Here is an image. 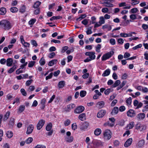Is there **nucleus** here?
Wrapping results in <instances>:
<instances>
[{
  "label": "nucleus",
  "instance_id": "1",
  "mask_svg": "<svg viewBox=\"0 0 148 148\" xmlns=\"http://www.w3.org/2000/svg\"><path fill=\"white\" fill-rule=\"evenodd\" d=\"M12 27V25L8 21L3 20L2 23L1 27L5 30H8L10 29Z\"/></svg>",
  "mask_w": 148,
  "mask_h": 148
},
{
  "label": "nucleus",
  "instance_id": "2",
  "mask_svg": "<svg viewBox=\"0 0 148 148\" xmlns=\"http://www.w3.org/2000/svg\"><path fill=\"white\" fill-rule=\"evenodd\" d=\"M114 52L112 51L109 52L104 55L102 57V60L105 61L109 59L114 54Z\"/></svg>",
  "mask_w": 148,
  "mask_h": 148
},
{
  "label": "nucleus",
  "instance_id": "3",
  "mask_svg": "<svg viewBox=\"0 0 148 148\" xmlns=\"http://www.w3.org/2000/svg\"><path fill=\"white\" fill-rule=\"evenodd\" d=\"M112 134V132L110 130H106L103 133L104 138L107 140H109L111 138Z\"/></svg>",
  "mask_w": 148,
  "mask_h": 148
},
{
  "label": "nucleus",
  "instance_id": "4",
  "mask_svg": "<svg viewBox=\"0 0 148 148\" xmlns=\"http://www.w3.org/2000/svg\"><path fill=\"white\" fill-rule=\"evenodd\" d=\"M45 123V121L43 119L39 121L37 125V128L38 130H40L43 127Z\"/></svg>",
  "mask_w": 148,
  "mask_h": 148
},
{
  "label": "nucleus",
  "instance_id": "5",
  "mask_svg": "<svg viewBox=\"0 0 148 148\" xmlns=\"http://www.w3.org/2000/svg\"><path fill=\"white\" fill-rule=\"evenodd\" d=\"M84 110V107L82 106H79L74 110V112L76 114H79L82 112Z\"/></svg>",
  "mask_w": 148,
  "mask_h": 148
},
{
  "label": "nucleus",
  "instance_id": "6",
  "mask_svg": "<svg viewBox=\"0 0 148 148\" xmlns=\"http://www.w3.org/2000/svg\"><path fill=\"white\" fill-rule=\"evenodd\" d=\"M127 114L128 116L130 117H133L136 115V113L135 111L132 109H130L127 111Z\"/></svg>",
  "mask_w": 148,
  "mask_h": 148
},
{
  "label": "nucleus",
  "instance_id": "7",
  "mask_svg": "<svg viewBox=\"0 0 148 148\" xmlns=\"http://www.w3.org/2000/svg\"><path fill=\"white\" fill-rule=\"evenodd\" d=\"M106 114V111L105 110H102L97 113V117L98 118L103 117Z\"/></svg>",
  "mask_w": 148,
  "mask_h": 148
},
{
  "label": "nucleus",
  "instance_id": "8",
  "mask_svg": "<svg viewBox=\"0 0 148 148\" xmlns=\"http://www.w3.org/2000/svg\"><path fill=\"white\" fill-rule=\"evenodd\" d=\"M132 142V138L127 139L124 144V146L125 147H127L130 146Z\"/></svg>",
  "mask_w": 148,
  "mask_h": 148
},
{
  "label": "nucleus",
  "instance_id": "9",
  "mask_svg": "<svg viewBox=\"0 0 148 148\" xmlns=\"http://www.w3.org/2000/svg\"><path fill=\"white\" fill-rule=\"evenodd\" d=\"M89 125L88 123L85 122L83 123L80 127V129L82 130H85L86 129L88 126Z\"/></svg>",
  "mask_w": 148,
  "mask_h": 148
},
{
  "label": "nucleus",
  "instance_id": "10",
  "mask_svg": "<svg viewBox=\"0 0 148 148\" xmlns=\"http://www.w3.org/2000/svg\"><path fill=\"white\" fill-rule=\"evenodd\" d=\"M34 126L32 125H30L27 128L26 134H29L31 133L33 130Z\"/></svg>",
  "mask_w": 148,
  "mask_h": 148
},
{
  "label": "nucleus",
  "instance_id": "11",
  "mask_svg": "<svg viewBox=\"0 0 148 148\" xmlns=\"http://www.w3.org/2000/svg\"><path fill=\"white\" fill-rule=\"evenodd\" d=\"M119 112V108L117 107H114L112 112L111 114L112 115H114L117 114Z\"/></svg>",
  "mask_w": 148,
  "mask_h": 148
},
{
  "label": "nucleus",
  "instance_id": "12",
  "mask_svg": "<svg viewBox=\"0 0 148 148\" xmlns=\"http://www.w3.org/2000/svg\"><path fill=\"white\" fill-rule=\"evenodd\" d=\"M75 107V105L74 103H71L67 106L66 111L69 112L71 110L74 108Z\"/></svg>",
  "mask_w": 148,
  "mask_h": 148
},
{
  "label": "nucleus",
  "instance_id": "13",
  "mask_svg": "<svg viewBox=\"0 0 148 148\" xmlns=\"http://www.w3.org/2000/svg\"><path fill=\"white\" fill-rule=\"evenodd\" d=\"M105 105V103L103 101H102L98 102L96 104V107L99 108H101L103 107Z\"/></svg>",
  "mask_w": 148,
  "mask_h": 148
},
{
  "label": "nucleus",
  "instance_id": "14",
  "mask_svg": "<svg viewBox=\"0 0 148 148\" xmlns=\"http://www.w3.org/2000/svg\"><path fill=\"white\" fill-rule=\"evenodd\" d=\"M6 65L8 66H11L12 64L13 60L11 58H8L6 60Z\"/></svg>",
  "mask_w": 148,
  "mask_h": 148
},
{
  "label": "nucleus",
  "instance_id": "15",
  "mask_svg": "<svg viewBox=\"0 0 148 148\" xmlns=\"http://www.w3.org/2000/svg\"><path fill=\"white\" fill-rule=\"evenodd\" d=\"M58 60L57 59L52 60L49 61L48 63V65L49 66H52L54 64H56Z\"/></svg>",
  "mask_w": 148,
  "mask_h": 148
},
{
  "label": "nucleus",
  "instance_id": "16",
  "mask_svg": "<svg viewBox=\"0 0 148 148\" xmlns=\"http://www.w3.org/2000/svg\"><path fill=\"white\" fill-rule=\"evenodd\" d=\"M110 73V70L108 69L105 70L104 73L102 74V76L103 77H106L109 75Z\"/></svg>",
  "mask_w": 148,
  "mask_h": 148
},
{
  "label": "nucleus",
  "instance_id": "17",
  "mask_svg": "<svg viewBox=\"0 0 148 148\" xmlns=\"http://www.w3.org/2000/svg\"><path fill=\"white\" fill-rule=\"evenodd\" d=\"M6 12V10L5 8L2 7L0 8V14L4 15Z\"/></svg>",
  "mask_w": 148,
  "mask_h": 148
},
{
  "label": "nucleus",
  "instance_id": "18",
  "mask_svg": "<svg viewBox=\"0 0 148 148\" xmlns=\"http://www.w3.org/2000/svg\"><path fill=\"white\" fill-rule=\"evenodd\" d=\"M65 82L64 81H62L59 82L58 84V87L59 88H63L65 86Z\"/></svg>",
  "mask_w": 148,
  "mask_h": 148
},
{
  "label": "nucleus",
  "instance_id": "19",
  "mask_svg": "<svg viewBox=\"0 0 148 148\" xmlns=\"http://www.w3.org/2000/svg\"><path fill=\"white\" fill-rule=\"evenodd\" d=\"M101 129L99 128H97L95 129L94 131V134L96 136H99L101 133Z\"/></svg>",
  "mask_w": 148,
  "mask_h": 148
},
{
  "label": "nucleus",
  "instance_id": "20",
  "mask_svg": "<svg viewBox=\"0 0 148 148\" xmlns=\"http://www.w3.org/2000/svg\"><path fill=\"white\" fill-rule=\"evenodd\" d=\"M15 119L13 117H11L10 119L9 125L11 126H13L14 123Z\"/></svg>",
  "mask_w": 148,
  "mask_h": 148
},
{
  "label": "nucleus",
  "instance_id": "21",
  "mask_svg": "<svg viewBox=\"0 0 148 148\" xmlns=\"http://www.w3.org/2000/svg\"><path fill=\"white\" fill-rule=\"evenodd\" d=\"M121 82L120 80H117L115 81L114 84L112 86V88H114L120 84Z\"/></svg>",
  "mask_w": 148,
  "mask_h": 148
},
{
  "label": "nucleus",
  "instance_id": "22",
  "mask_svg": "<svg viewBox=\"0 0 148 148\" xmlns=\"http://www.w3.org/2000/svg\"><path fill=\"white\" fill-rule=\"evenodd\" d=\"M52 127V125L51 123H50L48 124L46 127V130L47 131H50Z\"/></svg>",
  "mask_w": 148,
  "mask_h": 148
},
{
  "label": "nucleus",
  "instance_id": "23",
  "mask_svg": "<svg viewBox=\"0 0 148 148\" xmlns=\"http://www.w3.org/2000/svg\"><path fill=\"white\" fill-rule=\"evenodd\" d=\"M10 115V112H6V114L5 115L3 120L4 121H6Z\"/></svg>",
  "mask_w": 148,
  "mask_h": 148
},
{
  "label": "nucleus",
  "instance_id": "24",
  "mask_svg": "<svg viewBox=\"0 0 148 148\" xmlns=\"http://www.w3.org/2000/svg\"><path fill=\"white\" fill-rule=\"evenodd\" d=\"M7 137L9 138H10L12 137L13 136V133L11 131H8L6 133Z\"/></svg>",
  "mask_w": 148,
  "mask_h": 148
},
{
  "label": "nucleus",
  "instance_id": "25",
  "mask_svg": "<svg viewBox=\"0 0 148 148\" xmlns=\"http://www.w3.org/2000/svg\"><path fill=\"white\" fill-rule=\"evenodd\" d=\"M139 90H142L143 92L145 93L148 92V89L146 87L143 88L140 86H139Z\"/></svg>",
  "mask_w": 148,
  "mask_h": 148
},
{
  "label": "nucleus",
  "instance_id": "26",
  "mask_svg": "<svg viewBox=\"0 0 148 148\" xmlns=\"http://www.w3.org/2000/svg\"><path fill=\"white\" fill-rule=\"evenodd\" d=\"M62 18V17L61 16H53L52 17H51L50 18V20L51 21H52L53 20L59 19H60Z\"/></svg>",
  "mask_w": 148,
  "mask_h": 148
},
{
  "label": "nucleus",
  "instance_id": "27",
  "mask_svg": "<svg viewBox=\"0 0 148 148\" xmlns=\"http://www.w3.org/2000/svg\"><path fill=\"white\" fill-rule=\"evenodd\" d=\"M103 29H108V31L112 29V27L110 25H105L102 26Z\"/></svg>",
  "mask_w": 148,
  "mask_h": 148
},
{
  "label": "nucleus",
  "instance_id": "28",
  "mask_svg": "<svg viewBox=\"0 0 148 148\" xmlns=\"http://www.w3.org/2000/svg\"><path fill=\"white\" fill-rule=\"evenodd\" d=\"M41 4V2L39 1H37L36 2L34 3L33 7L34 8H38Z\"/></svg>",
  "mask_w": 148,
  "mask_h": 148
},
{
  "label": "nucleus",
  "instance_id": "29",
  "mask_svg": "<svg viewBox=\"0 0 148 148\" xmlns=\"http://www.w3.org/2000/svg\"><path fill=\"white\" fill-rule=\"evenodd\" d=\"M73 141V138L72 136H68L66 139V141L67 142L71 143Z\"/></svg>",
  "mask_w": 148,
  "mask_h": 148
},
{
  "label": "nucleus",
  "instance_id": "30",
  "mask_svg": "<svg viewBox=\"0 0 148 148\" xmlns=\"http://www.w3.org/2000/svg\"><path fill=\"white\" fill-rule=\"evenodd\" d=\"M39 63L40 65L43 66L45 65V60L43 58V57H42L40 60L39 61Z\"/></svg>",
  "mask_w": 148,
  "mask_h": 148
},
{
  "label": "nucleus",
  "instance_id": "31",
  "mask_svg": "<svg viewBox=\"0 0 148 148\" xmlns=\"http://www.w3.org/2000/svg\"><path fill=\"white\" fill-rule=\"evenodd\" d=\"M86 94V91L82 90L79 93L80 96L82 97H84Z\"/></svg>",
  "mask_w": 148,
  "mask_h": 148
},
{
  "label": "nucleus",
  "instance_id": "32",
  "mask_svg": "<svg viewBox=\"0 0 148 148\" xmlns=\"http://www.w3.org/2000/svg\"><path fill=\"white\" fill-rule=\"evenodd\" d=\"M146 129V126L145 125L139 126V130L140 131L143 132Z\"/></svg>",
  "mask_w": 148,
  "mask_h": 148
},
{
  "label": "nucleus",
  "instance_id": "33",
  "mask_svg": "<svg viewBox=\"0 0 148 148\" xmlns=\"http://www.w3.org/2000/svg\"><path fill=\"white\" fill-rule=\"evenodd\" d=\"M10 10L11 12L14 13L17 12L18 10V9L16 7H12L10 8Z\"/></svg>",
  "mask_w": 148,
  "mask_h": 148
},
{
  "label": "nucleus",
  "instance_id": "34",
  "mask_svg": "<svg viewBox=\"0 0 148 148\" xmlns=\"http://www.w3.org/2000/svg\"><path fill=\"white\" fill-rule=\"evenodd\" d=\"M100 20L99 21V23H100L102 24H104L105 23V19H104V17L101 16L99 18Z\"/></svg>",
  "mask_w": 148,
  "mask_h": 148
},
{
  "label": "nucleus",
  "instance_id": "35",
  "mask_svg": "<svg viewBox=\"0 0 148 148\" xmlns=\"http://www.w3.org/2000/svg\"><path fill=\"white\" fill-rule=\"evenodd\" d=\"M134 123L133 122H131L130 123L128 124L127 126V127H129V129L132 128L134 126Z\"/></svg>",
  "mask_w": 148,
  "mask_h": 148
},
{
  "label": "nucleus",
  "instance_id": "36",
  "mask_svg": "<svg viewBox=\"0 0 148 148\" xmlns=\"http://www.w3.org/2000/svg\"><path fill=\"white\" fill-rule=\"evenodd\" d=\"M89 56V57L92 60H94L95 59V52H92V53H91Z\"/></svg>",
  "mask_w": 148,
  "mask_h": 148
},
{
  "label": "nucleus",
  "instance_id": "37",
  "mask_svg": "<svg viewBox=\"0 0 148 148\" xmlns=\"http://www.w3.org/2000/svg\"><path fill=\"white\" fill-rule=\"evenodd\" d=\"M16 69V66H14L12 68L10 69L8 71V73H12Z\"/></svg>",
  "mask_w": 148,
  "mask_h": 148
},
{
  "label": "nucleus",
  "instance_id": "38",
  "mask_svg": "<svg viewBox=\"0 0 148 148\" xmlns=\"http://www.w3.org/2000/svg\"><path fill=\"white\" fill-rule=\"evenodd\" d=\"M25 7L24 5H23L19 10L20 12L22 13L24 12L25 11Z\"/></svg>",
  "mask_w": 148,
  "mask_h": 148
},
{
  "label": "nucleus",
  "instance_id": "39",
  "mask_svg": "<svg viewBox=\"0 0 148 148\" xmlns=\"http://www.w3.org/2000/svg\"><path fill=\"white\" fill-rule=\"evenodd\" d=\"M33 140L32 138L29 137L26 140L25 142L27 144H29L32 142Z\"/></svg>",
  "mask_w": 148,
  "mask_h": 148
},
{
  "label": "nucleus",
  "instance_id": "40",
  "mask_svg": "<svg viewBox=\"0 0 148 148\" xmlns=\"http://www.w3.org/2000/svg\"><path fill=\"white\" fill-rule=\"evenodd\" d=\"M35 62L34 61H31L29 62L28 63V66L29 67H32L34 65Z\"/></svg>",
  "mask_w": 148,
  "mask_h": 148
},
{
  "label": "nucleus",
  "instance_id": "41",
  "mask_svg": "<svg viewBox=\"0 0 148 148\" xmlns=\"http://www.w3.org/2000/svg\"><path fill=\"white\" fill-rule=\"evenodd\" d=\"M145 143L144 140H141L139 141V147H142L143 146Z\"/></svg>",
  "mask_w": 148,
  "mask_h": 148
},
{
  "label": "nucleus",
  "instance_id": "42",
  "mask_svg": "<svg viewBox=\"0 0 148 148\" xmlns=\"http://www.w3.org/2000/svg\"><path fill=\"white\" fill-rule=\"evenodd\" d=\"M86 116L85 114V113H82L80 114L78 117V118L79 119H80L82 121L83 119V118L85 116Z\"/></svg>",
  "mask_w": 148,
  "mask_h": 148
},
{
  "label": "nucleus",
  "instance_id": "43",
  "mask_svg": "<svg viewBox=\"0 0 148 148\" xmlns=\"http://www.w3.org/2000/svg\"><path fill=\"white\" fill-rule=\"evenodd\" d=\"M25 107L24 106L21 105L19 107V111L20 112V113L22 112L25 110Z\"/></svg>",
  "mask_w": 148,
  "mask_h": 148
},
{
  "label": "nucleus",
  "instance_id": "44",
  "mask_svg": "<svg viewBox=\"0 0 148 148\" xmlns=\"http://www.w3.org/2000/svg\"><path fill=\"white\" fill-rule=\"evenodd\" d=\"M145 115L144 113H139V119L143 120L145 117Z\"/></svg>",
  "mask_w": 148,
  "mask_h": 148
},
{
  "label": "nucleus",
  "instance_id": "45",
  "mask_svg": "<svg viewBox=\"0 0 148 148\" xmlns=\"http://www.w3.org/2000/svg\"><path fill=\"white\" fill-rule=\"evenodd\" d=\"M20 91L21 93L23 96H25L27 95V93L24 88L21 89Z\"/></svg>",
  "mask_w": 148,
  "mask_h": 148
},
{
  "label": "nucleus",
  "instance_id": "46",
  "mask_svg": "<svg viewBox=\"0 0 148 148\" xmlns=\"http://www.w3.org/2000/svg\"><path fill=\"white\" fill-rule=\"evenodd\" d=\"M71 123V121L69 119H67L64 122V124L65 126H67L69 125Z\"/></svg>",
  "mask_w": 148,
  "mask_h": 148
},
{
  "label": "nucleus",
  "instance_id": "47",
  "mask_svg": "<svg viewBox=\"0 0 148 148\" xmlns=\"http://www.w3.org/2000/svg\"><path fill=\"white\" fill-rule=\"evenodd\" d=\"M138 102L137 100H135L134 101V105L135 106H137L136 109L138 108H139V105H138Z\"/></svg>",
  "mask_w": 148,
  "mask_h": 148
},
{
  "label": "nucleus",
  "instance_id": "48",
  "mask_svg": "<svg viewBox=\"0 0 148 148\" xmlns=\"http://www.w3.org/2000/svg\"><path fill=\"white\" fill-rule=\"evenodd\" d=\"M132 98L131 97H129L126 101V103L127 104L130 105L132 103Z\"/></svg>",
  "mask_w": 148,
  "mask_h": 148
},
{
  "label": "nucleus",
  "instance_id": "49",
  "mask_svg": "<svg viewBox=\"0 0 148 148\" xmlns=\"http://www.w3.org/2000/svg\"><path fill=\"white\" fill-rule=\"evenodd\" d=\"M23 72L22 69L21 68L18 69L16 72V73L17 74H19L20 73H21Z\"/></svg>",
  "mask_w": 148,
  "mask_h": 148
},
{
  "label": "nucleus",
  "instance_id": "50",
  "mask_svg": "<svg viewBox=\"0 0 148 148\" xmlns=\"http://www.w3.org/2000/svg\"><path fill=\"white\" fill-rule=\"evenodd\" d=\"M36 19H32L30 20L29 22V24L30 25H33L36 22Z\"/></svg>",
  "mask_w": 148,
  "mask_h": 148
},
{
  "label": "nucleus",
  "instance_id": "51",
  "mask_svg": "<svg viewBox=\"0 0 148 148\" xmlns=\"http://www.w3.org/2000/svg\"><path fill=\"white\" fill-rule=\"evenodd\" d=\"M104 125L105 126L108 125L111 127H113L114 126V124L113 123H110L108 121L104 123Z\"/></svg>",
  "mask_w": 148,
  "mask_h": 148
},
{
  "label": "nucleus",
  "instance_id": "52",
  "mask_svg": "<svg viewBox=\"0 0 148 148\" xmlns=\"http://www.w3.org/2000/svg\"><path fill=\"white\" fill-rule=\"evenodd\" d=\"M68 47L67 46H65L63 47L62 48V51H61L62 53H64L68 49Z\"/></svg>",
  "mask_w": 148,
  "mask_h": 148
},
{
  "label": "nucleus",
  "instance_id": "53",
  "mask_svg": "<svg viewBox=\"0 0 148 148\" xmlns=\"http://www.w3.org/2000/svg\"><path fill=\"white\" fill-rule=\"evenodd\" d=\"M112 91L110 88H108L106 90H105L104 93V94L106 95H108Z\"/></svg>",
  "mask_w": 148,
  "mask_h": 148
},
{
  "label": "nucleus",
  "instance_id": "54",
  "mask_svg": "<svg viewBox=\"0 0 148 148\" xmlns=\"http://www.w3.org/2000/svg\"><path fill=\"white\" fill-rule=\"evenodd\" d=\"M33 81V80L32 79H30L27 81L26 82V86H29L30 85Z\"/></svg>",
  "mask_w": 148,
  "mask_h": 148
},
{
  "label": "nucleus",
  "instance_id": "55",
  "mask_svg": "<svg viewBox=\"0 0 148 148\" xmlns=\"http://www.w3.org/2000/svg\"><path fill=\"white\" fill-rule=\"evenodd\" d=\"M125 109V106H121L119 108V110L120 112H122L124 111Z\"/></svg>",
  "mask_w": 148,
  "mask_h": 148
},
{
  "label": "nucleus",
  "instance_id": "56",
  "mask_svg": "<svg viewBox=\"0 0 148 148\" xmlns=\"http://www.w3.org/2000/svg\"><path fill=\"white\" fill-rule=\"evenodd\" d=\"M56 54L54 52H52L49 55V57L50 58H52L54 57L55 56Z\"/></svg>",
  "mask_w": 148,
  "mask_h": 148
},
{
  "label": "nucleus",
  "instance_id": "57",
  "mask_svg": "<svg viewBox=\"0 0 148 148\" xmlns=\"http://www.w3.org/2000/svg\"><path fill=\"white\" fill-rule=\"evenodd\" d=\"M53 75V73H51L48 75L46 77V79L47 80L49 79H51L52 78Z\"/></svg>",
  "mask_w": 148,
  "mask_h": 148
},
{
  "label": "nucleus",
  "instance_id": "58",
  "mask_svg": "<svg viewBox=\"0 0 148 148\" xmlns=\"http://www.w3.org/2000/svg\"><path fill=\"white\" fill-rule=\"evenodd\" d=\"M88 23V21L86 19H84L82 21V23L85 25H87Z\"/></svg>",
  "mask_w": 148,
  "mask_h": 148
},
{
  "label": "nucleus",
  "instance_id": "59",
  "mask_svg": "<svg viewBox=\"0 0 148 148\" xmlns=\"http://www.w3.org/2000/svg\"><path fill=\"white\" fill-rule=\"evenodd\" d=\"M110 42L112 45H114L116 43L115 40L113 38H111L110 39Z\"/></svg>",
  "mask_w": 148,
  "mask_h": 148
},
{
  "label": "nucleus",
  "instance_id": "60",
  "mask_svg": "<svg viewBox=\"0 0 148 148\" xmlns=\"http://www.w3.org/2000/svg\"><path fill=\"white\" fill-rule=\"evenodd\" d=\"M72 129L75 130L77 128V125L76 123H73L72 125L71 126Z\"/></svg>",
  "mask_w": 148,
  "mask_h": 148
},
{
  "label": "nucleus",
  "instance_id": "61",
  "mask_svg": "<svg viewBox=\"0 0 148 148\" xmlns=\"http://www.w3.org/2000/svg\"><path fill=\"white\" fill-rule=\"evenodd\" d=\"M89 73H86L82 75V77L84 79H87L89 76Z\"/></svg>",
  "mask_w": 148,
  "mask_h": 148
},
{
  "label": "nucleus",
  "instance_id": "62",
  "mask_svg": "<svg viewBox=\"0 0 148 148\" xmlns=\"http://www.w3.org/2000/svg\"><path fill=\"white\" fill-rule=\"evenodd\" d=\"M32 44L34 45V46L37 47L38 45V44L36 42V41L34 40H32L31 41Z\"/></svg>",
  "mask_w": 148,
  "mask_h": 148
},
{
  "label": "nucleus",
  "instance_id": "63",
  "mask_svg": "<svg viewBox=\"0 0 148 148\" xmlns=\"http://www.w3.org/2000/svg\"><path fill=\"white\" fill-rule=\"evenodd\" d=\"M130 56V53L127 52H125L124 55V57L125 58H127Z\"/></svg>",
  "mask_w": 148,
  "mask_h": 148
},
{
  "label": "nucleus",
  "instance_id": "64",
  "mask_svg": "<svg viewBox=\"0 0 148 148\" xmlns=\"http://www.w3.org/2000/svg\"><path fill=\"white\" fill-rule=\"evenodd\" d=\"M125 121L123 120H121L119 122V125L120 126H123L124 125Z\"/></svg>",
  "mask_w": 148,
  "mask_h": 148
}]
</instances>
